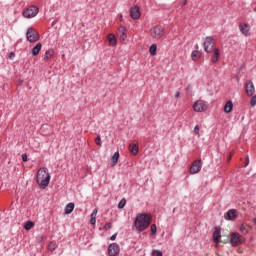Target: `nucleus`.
Instances as JSON below:
<instances>
[{"label":"nucleus","instance_id":"nucleus-1","mask_svg":"<svg viewBox=\"0 0 256 256\" xmlns=\"http://www.w3.org/2000/svg\"><path fill=\"white\" fill-rule=\"evenodd\" d=\"M51 182V174H49V169L42 167L38 170L36 176V183L39 185L40 189H45L49 187Z\"/></svg>","mask_w":256,"mask_h":256},{"label":"nucleus","instance_id":"nucleus-2","mask_svg":"<svg viewBox=\"0 0 256 256\" xmlns=\"http://www.w3.org/2000/svg\"><path fill=\"white\" fill-rule=\"evenodd\" d=\"M150 225H151V216H149V214H139L138 216H136L134 221V227L136 231H139L140 233H142V231L149 229Z\"/></svg>","mask_w":256,"mask_h":256},{"label":"nucleus","instance_id":"nucleus-3","mask_svg":"<svg viewBox=\"0 0 256 256\" xmlns=\"http://www.w3.org/2000/svg\"><path fill=\"white\" fill-rule=\"evenodd\" d=\"M209 108V104L205 100H197L193 104V109L196 113H205V111Z\"/></svg>","mask_w":256,"mask_h":256},{"label":"nucleus","instance_id":"nucleus-4","mask_svg":"<svg viewBox=\"0 0 256 256\" xmlns=\"http://www.w3.org/2000/svg\"><path fill=\"white\" fill-rule=\"evenodd\" d=\"M152 39H161L165 35V28L163 26H154L150 29Z\"/></svg>","mask_w":256,"mask_h":256},{"label":"nucleus","instance_id":"nucleus-5","mask_svg":"<svg viewBox=\"0 0 256 256\" xmlns=\"http://www.w3.org/2000/svg\"><path fill=\"white\" fill-rule=\"evenodd\" d=\"M39 14V8L37 6H30L28 9L23 11V17L26 19H33Z\"/></svg>","mask_w":256,"mask_h":256},{"label":"nucleus","instance_id":"nucleus-6","mask_svg":"<svg viewBox=\"0 0 256 256\" xmlns=\"http://www.w3.org/2000/svg\"><path fill=\"white\" fill-rule=\"evenodd\" d=\"M202 167H203V162L201 161V159L195 160L190 166L191 175H197V173H200Z\"/></svg>","mask_w":256,"mask_h":256},{"label":"nucleus","instance_id":"nucleus-7","mask_svg":"<svg viewBox=\"0 0 256 256\" xmlns=\"http://www.w3.org/2000/svg\"><path fill=\"white\" fill-rule=\"evenodd\" d=\"M215 46V40L211 36H207L204 41V51L206 53H211L213 51V47Z\"/></svg>","mask_w":256,"mask_h":256},{"label":"nucleus","instance_id":"nucleus-8","mask_svg":"<svg viewBox=\"0 0 256 256\" xmlns=\"http://www.w3.org/2000/svg\"><path fill=\"white\" fill-rule=\"evenodd\" d=\"M26 38L30 43H35V41H39V34L35 33L33 28H29L26 32Z\"/></svg>","mask_w":256,"mask_h":256},{"label":"nucleus","instance_id":"nucleus-9","mask_svg":"<svg viewBox=\"0 0 256 256\" xmlns=\"http://www.w3.org/2000/svg\"><path fill=\"white\" fill-rule=\"evenodd\" d=\"M245 91H246V95L248 97H253V95H255V84H253V81L248 80L245 84Z\"/></svg>","mask_w":256,"mask_h":256},{"label":"nucleus","instance_id":"nucleus-10","mask_svg":"<svg viewBox=\"0 0 256 256\" xmlns=\"http://www.w3.org/2000/svg\"><path fill=\"white\" fill-rule=\"evenodd\" d=\"M230 243L232 247H237L243 243V238L239 235V233L234 232L232 233Z\"/></svg>","mask_w":256,"mask_h":256},{"label":"nucleus","instance_id":"nucleus-11","mask_svg":"<svg viewBox=\"0 0 256 256\" xmlns=\"http://www.w3.org/2000/svg\"><path fill=\"white\" fill-rule=\"evenodd\" d=\"M239 31L245 37H249L251 35V26L249 25V23H240Z\"/></svg>","mask_w":256,"mask_h":256},{"label":"nucleus","instance_id":"nucleus-12","mask_svg":"<svg viewBox=\"0 0 256 256\" xmlns=\"http://www.w3.org/2000/svg\"><path fill=\"white\" fill-rule=\"evenodd\" d=\"M121 251V248L119 247V244L117 243H111L108 246V255L109 256H116Z\"/></svg>","mask_w":256,"mask_h":256},{"label":"nucleus","instance_id":"nucleus-13","mask_svg":"<svg viewBox=\"0 0 256 256\" xmlns=\"http://www.w3.org/2000/svg\"><path fill=\"white\" fill-rule=\"evenodd\" d=\"M213 240L216 245H219V243H221V227H215V230L213 232Z\"/></svg>","mask_w":256,"mask_h":256},{"label":"nucleus","instance_id":"nucleus-14","mask_svg":"<svg viewBox=\"0 0 256 256\" xmlns=\"http://www.w3.org/2000/svg\"><path fill=\"white\" fill-rule=\"evenodd\" d=\"M130 17H132V19H139L141 17V11L139 10V6H133L130 9Z\"/></svg>","mask_w":256,"mask_h":256},{"label":"nucleus","instance_id":"nucleus-15","mask_svg":"<svg viewBox=\"0 0 256 256\" xmlns=\"http://www.w3.org/2000/svg\"><path fill=\"white\" fill-rule=\"evenodd\" d=\"M225 219H227L228 221H235V219H237V210L235 209L228 210L226 213Z\"/></svg>","mask_w":256,"mask_h":256},{"label":"nucleus","instance_id":"nucleus-16","mask_svg":"<svg viewBox=\"0 0 256 256\" xmlns=\"http://www.w3.org/2000/svg\"><path fill=\"white\" fill-rule=\"evenodd\" d=\"M118 35L120 37V41H125L127 39V29H125V27L121 26L118 29Z\"/></svg>","mask_w":256,"mask_h":256},{"label":"nucleus","instance_id":"nucleus-17","mask_svg":"<svg viewBox=\"0 0 256 256\" xmlns=\"http://www.w3.org/2000/svg\"><path fill=\"white\" fill-rule=\"evenodd\" d=\"M53 55H55V50L53 48H49L43 56L44 61H49Z\"/></svg>","mask_w":256,"mask_h":256},{"label":"nucleus","instance_id":"nucleus-18","mask_svg":"<svg viewBox=\"0 0 256 256\" xmlns=\"http://www.w3.org/2000/svg\"><path fill=\"white\" fill-rule=\"evenodd\" d=\"M74 209H75V204L73 202L68 203L65 207V215H71Z\"/></svg>","mask_w":256,"mask_h":256},{"label":"nucleus","instance_id":"nucleus-19","mask_svg":"<svg viewBox=\"0 0 256 256\" xmlns=\"http://www.w3.org/2000/svg\"><path fill=\"white\" fill-rule=\"evenodd\" d=\"M233 111V101L229 100L224 105V113H231Z\"/></svg>","mask_w":256,"mask_h":256},{"label":"nucleus","instance_id":"nucleus-20","mask_svg":"<svg viewBox=\"0 0 256 256\" xmlns=\"http://www.w3.org/2000/svg\"><path fill=\"white\" fill-rule=\"evenodd\" d=\"M219 55H220L219 48H215L213 50V55L211 58L212 63H217V61H219Z\"/></svg>","mask_w":256,"mask_h":256},{"label":"nucleus","instance_id":"nucleus-21","mask_svg":"<svg viewBox=\"0 0 256 256\" xmlns=\"http://www.w3.org/2000/svg\"><path fill=\"white\" fill-rule=\"evenodd\" d=\"M128 149L132 155H137V153H139V146H137V144H130Z\"/></svg>","mask_w":256,"mask_h":256},{"label":"nucleus","instance_id":"nucleus-22","mask_svg":"<svg viewBox=\"0 0 256 256\" xmlns=\"http://www.w3.org/2000/svg\"><path fill=\"white\" fill-rule=\"evenodd\" d=\"M41 47H43V45L41 43H37L35 45V47L32 49L33 57H36V55H39V52L41 51Z\"/></svg>","mask_w":256,"mask_h":256},{"label":"nucleus","instance_id":"nucleus-23","mask_svg":"<svg viewBox=\"0 0 256 256\" xmlns=\"http://www.w3.org/2000/svg\"><path fill=\"white\" fill-rule=\"evenodd\" d=\"M111 161H112V167H115V165H117L119 161V151L113 154V156L111 157Z\"/></svg>","mask_w":256,"mask_h":256},{"label":"nucleus","instance_id":"nucleus-24","mask_svg":"<svg viewBox=\"0 0 256 256\" xmlns=\"http://www.w3.org/2000/svg\"><path fill=\"white\" fill-rule=\"evenodd\" d=\"M108 41L112 47H115V45H117V38L113 34L108 35Z\"/></svg>","mask_w":256,"mask_h":256},{"label":"nucleus","instance_id":"nucleus-25","mask_svg":"<svg viewBox=\"0 0 256 256\" xmlns=\"http://www.w3.org/2000/svg\"><path fill=\"white\" fill-rule=\"evenodd\" d=\"M33 227H35V222L33 221H27L24 225V229L26 231H30V229H33Z\"/></svg>","mask_w":256,"mask_h":256},{"label":"nucleus","instance_id":"nucleus-26","mask_svg":"<svg viewBox=\"0 0 256 256\" xmlns=\"http://www.w3.org/2000/svg\"><path fill=\"white\" fill-rule=\"evenodd\" d=\"M191 57L193 61H197V59L201 57V52H199L198 50H194L192 51Z\"/></svg>","mask_w":256,"mask_h":256},{"label":"nucleus","instance_id":"nucleus-27","mask_svg":"<svg viewBox=\"0 0 256 256\" xmlns=\"http://www.w3.org/2000/svg\"><path fill=\"white\" fill-rule=\"evenodd\" d=\"M125 205H127V199L122 198L118 203V209H124Z\"/></svg>","mask_w":256,"mask_h":256},{"label":"nucleus","instance_id":"nucleus-28","mask_svg":"<svg viewBox=\"0 0 256 256\" xmlns=\"http://www.w3.org/2000/svg\"><path fill=\"white\" fill-rule=\"evenodd\" d=\"M149 51L151 55H157V44H152Z\"/></svg>","mask_w":256,"mask_h":256},{"label":"nucleus","instance_id":"nucleus-29","mask_svg":"<svg viewBox=\"0 0 256 256\" xmlns=\"http://www.w3.org/2000/svg\"><path fill=\"white\" fill-rule=\"evenodd\" d=\"M48 249L50 251H55V249H57V243L56 242H50L48 245Z\"/></svg>","mask_w":256,"mask_h":256},{"label":"nucleus","instance_id":"nucleus-30","mask_svg":"<svg viewBox=\"0 0 256 256\" xmlns=\"http://www.w3.org/2000/svg\"><path fill=\"white\" fill-rule=\"evenodd\" d=\"M239 231L241 233H243L244 235H247V233H249V231L247 230V228L245 227V225L241 224L239 227Z\"/></svg>","mask_w":256,"mask_h":256},{"label":"nucleus","instance_id":"nucleus-31","mask_svg":"<svg viewBox=\"0 0 256 256\" xmlns=\"http://www.w3.org/2000/svg\"><path fill=\"white\" fill-rule=\"evenodd\" d=\"M250 105H251V107L256 106V95L255 94L251 96Z\"/></svg>","mask_w":256,"mask_h":256},{"label":"nucleus","instance_id":"nucleus-32","mask_svg":"<svg viewBox=\"0 0 256 256\" xmlns=\"http://www.w3.org/2000/svg\"><path fill=\"white\" fill-rule=\"evenodd\" d=\"M151 235H157V225L156 224L151 225Z\"/></svg>","mask_w":256,"mask_h":256},{"label":"nucleus","instance_id":"nucleus-33","mask_svg":"<svg viewBox=\"0 0 256 256\" xmlns=\"http://www.w3.org/2000/svg\"><path fill=\"white\" fill-rule=\"evenodd\" d=\"M152 256H163V252L161 250H153Z\"/></svg>","mask_w":256,"mask_h":256},{"label":"nucleus","instance_id":"nucleus-34","mask_svg":"<svg viewBox=\"0 0 256 256\" xmlns=\"http://www.w3.org/2000/svg\"><path fill=\"white\" fill-rule=\"evenodd\" d=\"M95 143L96 145H98L99 147H101L102 142H101V135H98L95 139Z\"/></svg>","mask_w":256,"mask_h":256},{"label":"nucleus","instance_id":"nucleus-35","mask_svg":"<svg viewBox=\"0 0 256 256\" xmlns=\"http://www.w3.org/2000/svg\"><path fill=\"white\" fill-rule=\"evenodd\" d=\"M98 210L95 208L91 213V219H97Z\"/></svg>","mask_w":256,"mask_h":256},{"label":"nucleus","instance_id":"nucleus-36","mask_svg":"<svg viewBox=\"0 0 256 256\" xmlns=\"http://www.w3.org/2000/svg\"><path fill=\"white\" fill-rule=\"evenodd\" d=\"M113 225L110 223V222H107L105 225H104V229L105 231H109V229H112Z\"/></svg>","mask_w":256,"mask_h":256},{"label":"nucleus","instance_id":"nucleus-37","mask_svg":"<svg viewBox=\"0 0 256 256\" xmlns=\"http://www.w3.org/2000/svg\"><path fill=\"white\" fill-rule=\"evenodd\" d=\"M199 131H200L199 125H196V126L194 127V133H195L196 135H199Z\"/></svg>","mask_w":256,"mask_h":256},{"label":"nucleus","instance_id":"nucleus-38","mask_svg":"<svg viewBox=\"0 0 256 256\" xmlns=\"http://www.w3.org/2000/svg\"><path fill=\"white\" fill-rule=\"evenodd\" d=\"M95 223H97V218H91L90 219V224L95 225Z\"/></svg>","mask_w":256,"mask_h":256},{"label":"nucleus","instance_id":"nucleus-39","mask_svg":"<svg viewBox=\"0 0 256 256\" xmlns=\"http://www.w3.org/2000/svg\"><path fill=\"white\" fill-rule=\"evenodd\" d=\"M27 155L26 154H22V161L24 162V163H27Z\"/></svg>","mask_w":256,"mask_h":256},{"label":"nucleus","instance_id":"nucleus-40","mask_svg":"<svg viewBox=\"0 0 256 256\" xmlns=\"http://www.w3.org/2000/svg\"><path fill=\"white\" fill-rule=\"evenodd\" d=\"M117 239V233L116 234H113L111 237H110V241H115Z\"/></svg>","mask_w":256,"mask_h":256},{"label":"nucleus","instance_id":"nucleus-41","mask_svg":"<svg viewBox=\"0 0 256 256\" xmlns=\"http://www.w3.org/2000/svg\"><path fill=\"white\" fill-rule=\"evenodd\" d=\"M179 97H181V93H180V92H176L175 98H176V99H179Z\"/></svg>","mask_w":256,"mask_h":256},{"label":"nucleus","instance_id":"nucleus-42","mask_svg":"<svg viewBox=\"0 0 256 256\" xmlns=\"http://www.w3.org/2000/svg\"><path fill=\"white\" fill-rule=\"evenodd\" d=\"M246 161H247L246 165H249V156L246 157Z\"/></svg>","mask_w":256,"mask_h":256},{"label":"nucleus","instance_id":"nucleus-43","mask_svg":"<svg viewBox=\"0 0 256 256\" xmlns=\"http://www.w3.org/2000/svg\"><path fill=\"white\" fill-rule=\"evenodd\" d=\"M182 5H187V0H183Z\"/></svg>","mask_w":256,"mask_h":256},{"label":"nucleus","instance_id":"nucleus-44","mask_svg":"<svg viewBox=\"0 0 256 256\" xmlns=\"http://www.w3.org/2000/svg\"><path fill=\"white\" fill-rule=\"evenodd\" d=\"M122 20H123V15L120 14V21H122Z\"/></svg>","mask_w":256,"mask_h":256},{"label":"nucleus","instance_id":"nucleus-45","mask_svg":"<svg viewBox=\"0 0 256 256\" xmlns=\"http://www.w3.org/2000/svg\"><path fill=\"white\" fill-rule=\"evenodd\" d=\"M10 55H11V57H13L15 54H14V53H11Z\"/></svg>","mask_w":256,"mask_h":256},{"label":"nucleus","instance_id":"nucleus-46","mask_svg":"<svg viewBox=\"0 0 256 256\" xmlns=\"http://www.w3.org/2000/svg\"><path fill=\"white\" fill-rule=\"evenodd\" d=\"M10 55H11V57H13L15 54H14V53H11Z\"/></svg>","mask_w":256,"mask_h":256},{"label":"nucleus","instance_id":"nucleus-47","mask_svg":"<svg viewBox=\"0 0 256 256\" xmlns=\"http://www.w3.org/2000/svg\"><path fill=\"white\" fill-rule=\"evenodd\" d=\"M175 211H176V208L173 209V213H175Z\"/></svg>","mask_w":256,"mask_h":256}]
</instances>
